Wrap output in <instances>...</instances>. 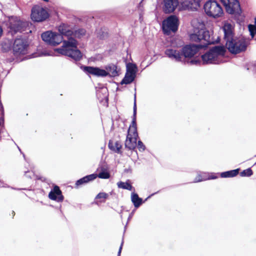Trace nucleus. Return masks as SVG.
Listing matches in <instances>:
<instances>
[{
	"instance_id": "obj_25",
	"label": "nucleus",
	"mask_w": 256,
	"mask_h": 256,
	"mask_svg": "<svg viewBox=\"0 0 256 256\" xmlns=\"http://www.w3.org/2000/svg\"><path fill=\"white\" fill-rule=\"evenodd\" d=\"M96 176L100 178L108 179L110 177V174L106 167L102 166L100 168V172Z\"/></svg>"
},
{
	"instance_id": "obj_20",
	"label": "nucleus",
	"mask_w": 256,
	"mask_h": 256,
	"mask_svg": "<svg viewBox=\"0 0 256 256\" xmlns=\"http://www.w3.org/2000/svg\"><path fill=\"white\" fill-rule=\"evenodd\" d=\"M223 31L224 34V38L226 40H229L232 38L233 36V28L232 24L226 23L223 26Z\"/></svg>"
},
{
	"instance_id": "obj_35",
	"label": "nucleus",
	"mask_w": 256,
	"mask_h": 256,
	"mask_svg": "<svg viewBox=\"0 0 256 256\" xmlns=\"http://www.w3.org/2000/svg\"><path fill=\"white\" fill-rule=\"evenodd\" d=\"M250 33H251V34L252 36H254V34H253V32L250 29Z\"/></svg>"
},
{
	"instance_id": "obj_4",
	"label": "nucleus",
	"mask_w": 256,
	"mask_h": 256,
	"mask_svg": "<svg viewBox=\"0 0 256 256\" xmlns=\"http://www.w3.org/2000/svg\"><path fill=\"white\" fill-rule=\"evenodd\" d=\"M136 96H134V116L131 124L128 130L126 139L125 142V146L129 150H134L136 146V140L138 137L136 124Z\"/></svg>"
},
{
	"instance_id": "obj_27",
	"label": "nucleus",
	"mask_w": 256,
	"mask_h": 256,
	"mask_svg": "<svg viewBox=\"0 0 256 256\" xmlns=\"http://www.w3.org/2000/svg\"><path fill=\"white\" fill-rule=\"evenodd\" d=\"M117 185L118 188L122 189L128 190H132L133 189V187L128 182H118Z\"/></svg>"
},
{
	"instance_id": "obj_28",
	"label": "nucleus",
	"mask_w": 256,
	"mask_h": 256,
	"mask_svg": "<svg viewBox=\"0 0 256 256\" xmlns=\"http://www.w3.org/2000/svg\"><path fill=\"white\" fill-rule=\"evenodd\" d=\"M86 34V30L84 28H79L78 30H76L74 32H73L72 36L74 38H80L84 36Z\"/></svg>"
},
{
	"instance_id": "obj_16",
	"label": "nucleus",
	"mask_w": 256,
	"mask_h": 256,
	"mask_svg": "<svg viewBox=\"0 0 256 256\" xmlns=\"http://www.w3.org/2000/svg\"><path fill=\"white\" fill-rule=\"evenodd\" d=\"M84 70L86 72L93 74L97 76H108V72L104 70L100 69L98 68L92 66H85Z\"/></svg>"
},
{
	"instance_id": "obj_30",
	"label": "nucleus",
	"mask_w": 256,
	"mask_h": 256,
	"mask_svg": "<svg viewBox=\"0 0 256 256\" xmlns=\"http://www.w3.org/2000/svg\"><path fill=\"white\" fill-rule=\"evenodd\" d=\"M108 196V194L105 192H100L96 196V198H103L104 200L106 199ZM102 202H104V200H102Z\"/></svg>"
},
{
	"instance_id": "obj_23",
	"label": "nucleus",
	"mask_w": 256,
	"mask_h": 256,
	"mask_svg": "<svg viewBox=\"0 0 256 256\" xmlns=\"http://www.w3.org/2000/svg\"><path fill=\"white\" fill-rule=\"evenodd\" d=\"M106 72H108V75L111 76H118V72L117 70V67L114 64H109L106 68Z\"/></svg>"
},
{
	"instance_id": "obj_33",
	"label": "nucleus",
	"mask_w": 256,
	"mask_h": 256,
	"mask_svg": "<svg viewBox=\"0 0 256 256\" xmlns=\"http://www.w3.org/2000/svg\"><path fill=\"white\" fill-rule=\"evenodd\" d=\"M101 92L103 93H105L106 94V92H107V90L106 88H102L101 89Z\"/></svg>"
},
{
	"instance_id": "obj_22",
	"label": "nucleus",
	"mask_w": 256,
	"mask_h": 256,
	"mask_svg": "<svg viewBox=\"0 0 256 256\" xmlns=\"http://www.w3.org/2000/svg\"><path fill=\"white\" fill-rule=\"evenodd\" d=\"M96 174H92L90 175L86 176L77 180L76 182V186H78L80 185L85 184L88 182L94 180L95 178H96Z\"/></svg>"
},
{
	"instance_id": "obj_12",
	"label": "nucleus",
	"mask_w": 256,
	"mask_h": 256,
	"mask_svg": "<svg viewBox=\"0 0 256 256\" xmlns=\"http://www.w3.org/2000/svg\"><path fill=\"white\" fill-rule=\"evenodd\" d=\"M136 67L135 66L131 64L128 66L127 72L125 76L122 80L120 84H130L132 82L136 77Z\"/></svg>"
},
{
	"instance_id": "obj_18",
	"label": "nucleus",
	"mask_w": 256,
	"mask_h": 256,
	"mask_svg": "<svg viewBox=\"0 0 256 256\" xmlns=\"http://www.w3.org/2000/svg\"><path fill=\"white\" fill-rule=\"evenodd\" d=\"M178 0H164V10L166 13L172 12L178 6Z\"/></svg>"
},
{
	"instance_id": "obj_36",
	"label": "nucleus",
	"mask_w": 256,
	"mask_h": 256,
	"mask_svg": "<svg viewBox=\"0 0 256 256\" xmlns=\"http://www.w3.org/2000/svg\"><path fill=\"white\" fill-rule=\"evenodd\" d=\"M44 1H46V2H48V0H44Z\"/></svg>"
},
{
	"instance_id": "obj_8",
	"label": "nucleus",
	"mask_w": 256,
	"mask_h": 256,
	"mask_svg": "<svg viewBox=\"0 0 256 256\" xmlns=\"http://www.w3.org/2000/svg\"><path fill=\"white\" fill-rule=\"evenodd\" d=\"M178 19L175 16H170L162 22V29L164 33L169 34L171 32H176L178 28Z\"/></svg>"
},
{
	"instance_id": "obj_17",
	"label": "nucleus",
	"mask_w": 256,
	"mask_h": 256,
	"mask_svg": "<svg viewBox=\"0 0 256 256\" xmlns=\"http://www.w3.org/2000/svg\"><path fill=\"white\" fill-rule=\"evenodd\" d=\"M182 4L184 8L195 10L200 6V1L199 0H184Z\"/></svg>"
},
{
	"instance_id": "obj_37",
	"label": "nucleus",
	"mask_w": 256,
	"mask_h": 256,
	"mask_svg": "<svg viewBox=\"0 0 256 256\" xmlns=\"http://www.w3.org/2000/svg\"><path fill=\"white\" fill-rule=\"evenodd\" d=\"M255 31H256V30H255Z\"/></svg>"
},
{
	"instance_id": "obj_29",
	"label": "nucleus",
	"mask_w": 256,
	"mask_h": 256,
	"mask_svg": "<svg viewBox=\"0 0 256 256\" xmlns=\"http://www.w3.org/2000/svg\"><path fill=\"white\" fill-rule=\"evenodd\" d=\"M252 174V170L250 168H248L240 172V176H250Z\"/></svg>"
},
{
	"instance_id": "obj_26",
	"label": "nucleus",
	"mask_w": 256,
	"mask_h": 256,
	"mask_svg": "<svg viewBox=\"0 0 256 256\" xmlns=\"http://www.w3.org/2000/svg\"><path fill=\"white\" fill-rule=\"evenodd\" d=\"M238 173V169L223 172L220 174L222 178H232L236 176Z\"/></svg>"
},
{
	"instance_id": "obj_15",
	"label": "nucleus",
	"mask_w": 256,
	"mask_h": 256,
	"mask_svg": "<svg viewBox=\"0 0 256 256\" xmlns=\"http://www.w3.org/2000/svg\"><path fill=\"white\" fill-rule=\"evenodd\" d=\"M48 198L52 200L58 202H62L64 200V196L62 195V192L59 187L55 186L52 190L48 194Z\"/></svg>"
},
{
	"instance_id": "obj_2",
	"label": "nucleus",
	"mask_w": 256,
	"mask_h": 256,
	"mask_svg": "<svg viewBox=\"0 0 256 256\" xmlns=\"http://www.w3.org/2000/svg\"><path fill=\"white\" fill-rule=\"evenodd\" d=\"M60 34L67 36V40H62V46L55 49V51L62 55L68 56L75 60H79L82 57L81 52L78 49L76 40L72 36L73 31L66 24H60L58 28Z\"/></svg>"
},
{
	"instance_id": "obj_11",
	"label": "nucleus",
	"mask_w": 256,
	"mask_h": 256,
	"mask_svg": "<svg viewBox=\"0 0 256 256\" xmlns=\"http://www.w3.org/2000/svg\"><path fill=\"white\" fill-rule=\"evenodd\" d=\"M26 42L22 38L15 40L13 45L14 54L16 56L24 54L27 52Z\"/></svg>"
},
{
	"instance_id": "obj_31",
	"label": "nucleus",
	"mask_w": 256,
	"mask_h": 256,
	"mask_svg": "<svg viewBox=\"0 0 256 256\" xmlns=\"http://www.w3.org/2000/svg\"><path fill=\"white\" fill-rule=\"evenodd\" d=\"M137 146H138V150L140 151H144V150L146 148L144 145L143 144L142 142H141L140 140L138 141Z\"/></svg>"
},
{
	"instance_id": "obj_19",
	"label": "nucleus",
	"mask_w": 256,
	"mask_h": 256,
	"mask_svg": "<svg viewBox=\"0 0 256 256\" xmlns=\"http://www.w3.org/2000/svg\"><path fill=\"white\" fill-rule=\"evenodd\" d=\"M216 178H217V176H214L213 174L201 172L198 174L197 176L194 180V182H198L208 180L215 179Z\"/></svg>"
},
{
	"instance_id": "obj_6",
	"label": "nucleus",
	"mask_w": 256,
	"mask_h": 256,
	"mask_svg": "<svg viewBox=\"0 0 256 256\" xmlns=\"http://www.w3.org/2000/svg\"><path fill=\"white\" fill-rule=\"evenodd\" d=\"M204 10L208 16L214 18H220L224 14L220 5L214 0L207 2L204 5Z\"/></svg>"
},
{
	"instance_id": "obj_24",
	"label": "nucleus",
	"mask_w": 256,
	"mask_h": 256,
	"mask_svg": "<svg viewBox=\"0 0 256 256\" xmlns=\"http://www.w3.org/2000/svg\"><path fill=\"white\" fill-rule=\"evenodd\" d=\"M131 200L135 208H138L142 203V200L138 197V194L132 193L131 195Z\"/></svg>"
},
{
	"instance_id": "obj_5",
	"label": "nucleus",
	"mask_w": 256,
	"mask_h": 256,
	"mask_svg": "<svg viewBox=\"0 0 256 256\" xmlns=\"http://www.w3.org/2000/svg\"><path fill=\"white\" fill-rule=\"evenodd\" d=\"M226 46L231 53L236 54L245 51L248 44L245 39L239 38L227 40Z\"/></svg>"
},
{
	"instance_id": "obj_9",
	"label": "nucleus",
	"mask_w": 256,
	"mask_h": 256,
	"mask_svg": "<svg viewBox=\"0 0 256 256\" xmlns=\"http://www.w3.org/2000/svg\"><path fill=\"white\" fill-rule=\"evenodd\" d=\"M48 17L47 10L40 6H35L32 9L31 18L34 22H40Z\"/></svg>"
},
{
	"instance_id": "obj_32",
	"label": "nucleus",
	"mask_w": 256,
	"mask_h": 256,
	"mask_svg": "<svg viewBox=\"0 0 256 256\" xmlns=\"http://www.w3.org/2000/svg\"><path fill=\"white\" fill-rule=\"evenodd\" d=\"M123 244H124V242H123V241H122V242L121 243V244H120V248H119V250H118V256H120V253H121V251H122V247Z\"/></svg>"
},
{
	"instance_id": "obj_34",
	"label": "nucleus",
	"mask_w": 256,
	"mask_h": 256,
	"mask_svg": "<svg viewBox=\"0 0 256 256\" xmlns=\"http://www.w3.org/2000/svg\"><path fill=\"white\" fill-rule=\"evenodd\" d=\"M190 62L192 64H196L197 63H198V62L196 61V60H191L190 61Z\"/></svg>"
},
{
	"instance_id": "obj_3",
	"label": "nucleus",
	"mask_w": 256,
	"mask_h": 256,
	"mask_svg": "<svg viewBox=\"0 0 256 256\" xmlns=\"http://www.w3.org/2000/svg\"><path fill=\"white\" fill-rule=\"evenodd\" d=\"M226 52V49L222 46H215L202 56L203 64H220Z\"/></svg>"
},
{
	"instance_id": "obj_7",
	"label": "nucleus",
	"mask_w": 256,
	"mask_h": 256,
	"mask_svg": "<svg viewBox=\"0 0 256 256\" xmlns=\"http://www.w3.org/2000/svg\"><path fill=\"white\" fill-rule=\"evenodd\" d=\"M41 37L45 42L52 46H57L63 41V36L60 34L50 30L43 32Z\"/></svg>"
},
{
	"instance_id": "obj_21",
	"label": "nucleus",
	"mask_w": 256,
	"mask_h": 256,
	"mask_svg": "<svg viewBox=\"0 0 256 256\" xmlns=\"http://www.w3.org/2000/svg\"><path fill=\"white\" fill-rule=\"evenodd\" d=\"M122 147V144L119 141L114 142L111 140L109 141L108 148L110 149L118 154L121 153Z\"/></svg>"
},
{
	"instance_id": "obj_1",
	"label": "nucleus",
	"mask_w": 256,
	"mask_h": 256,
	"mask_svg": "<svg viewBox=\"0 0 256 256\" xmlns=\"http://www.w3.org/2000/svg\"><path fill=\"white\" fill-rule=\"evenodd\" d=\"M193 27V32L190 36V39L192 42H198L204 41L203 44H189L184 46L182 49V58H192L194 56L201 48L213 42L211 40L209 32L206 30L204 22L198 19H194L192 22Z\"/></svg>"
},
{
	"instance_id": "obj_13",
	"label": "nucleus",
	"mask_w": 256,
	"mask_h": 256,
	"mask_svg": "<svg viewBox=\"0 0 256 256\" xmlns=\"http://www.w3.org/2000/svg\"><path fill=\"white\" fill-rule=\"evenodd\" d=\"M165 54L170 59L176 62L182 61V54L180 50L175 48H167L164 52Z\"/></svg>"
},
{
	"instance_id": "obj_10",
	"label": "nucleus",
	"mask_w": 256,
	"mask_h": 256,
	"mask_svg": "<svg viewBox=\"0 0 256 256\" xmlns=\"http://www.w3.org/2000/svg\"><path fill=\"white\" fill-rule=\"evenodd\" d=\"M220 1L228 14L239 13L240 11V4L238 0H220Z\"/></svg>"
},
{
	"instance_id": "obj_14",
	"label": "nucleus",
	"mask_w": 256,
	"mask_h": 256,
	"mask_svg": "<svg viewBox=\"0 0 256 256\" xmlns=\"http://www.w3.org/2000/svg\"><path fill=\"white\" fill-rule=\"evenodd\" d=\"M28 26L27 22H24L20 20H14L12 23L10 22V28L14 32H22L26 30V27Z\"/></svg>"
}]
</instances>
